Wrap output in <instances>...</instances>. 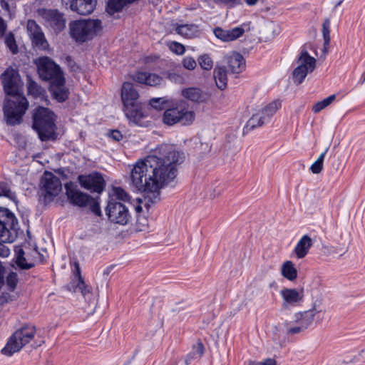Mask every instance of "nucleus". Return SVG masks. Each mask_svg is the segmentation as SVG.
<instances>
[{
  "label": "nucleus",
  "mask_w": 365,
  "mask_h": 365,
  "mask_svg": "<svg viewBox=\"0 0 365 365\" xmlns=\"http://www.w3.org/2000/svg\"><path fill=\"white\" fill-rule=\"evenodd\" d=\"M215 36L225 42L235 41L241 37L245 33L242 26L235 27L231 29H223L217 27L214 29Z\"/></svg>",
  "instance_id": "23"
},
{
  "label": "nucleus",
  "mask_w": 365,
  "mask_h": 365,
  "mask_svg": "<svg viewBox=\"0 0 365 365\" xmlns=\"http://www.w3.org/2000/svg\"><path fill=\"white\" fill-rule=\"evenodd\" d=\"M330 21L327 19L322 25V34L324 38V52L327 53L330 43Z\"/></svg>",
  "instance_id": "37"
},
{
  "label": "nucleus",
  "mask_w": 365,
  "mask_h": 365,
  "mask_svg": "<svg viewBox=\"0 0 365 365\" xmlns=\"http://www.w3.org/2000/svg\"><path fill=\"white\" fill-rule=\"evenodd\" d=\"M225 3L229 4L231 6H235L241 3V0H222Z\"/></svg>",
  "instance_id": "56"
},
{
  "label": "nucleus",
  "mask_w": 365,
  "mask_h": 365,
  "mask_svg": "<svg viewBox=\"0 0 365 365\" xmlns=\"http://www.w3.org/2000/svg\"><path fill=\"white\" fill-rule=\"evenodd\" d=\"M259 365H277V362L274 359L268 358L262 361H259Z\"/></svg>",
  "instance_id": "54"
},
{
  "label": "nucleus",
  "mask_w": 365,
  "mask_h": 365,
  "mask_svg": "<svg viewBox=\"0 0 365 365\" xmlns=\"http://www.w3.org/2000/svg\"><path fill=\"white\" fill-rule=\"evenodd\" d=\"M4 42L12 53L15 54L18 52V46L16 43L15 38L11 33H9L5 36Z\"/></svg>",
  "instance_id": "43"
},
{
  "label": "nucleus",
  "mask_w": 365,
  "mask_h": 365,
  "mask_svg": "<svg viewBox=\"0 0 365 365\" xmlns=\"http://www.w3.org/2000/svg\"><path fill=\"white\" fill-rule=\"evenodd\" d=\"M167 78L174 83H181L183 81V77L175 72H168Z\"/></svg>",
  "instance_id": "49"
},
{
  "label": "nucleus",
  "mask_w": 365,
  "mask_h": 365,
  "mask_svg": "<svg viewBox=\"0 0 365 365\" xmlns=\"http://www.w3.org/2000/svg\"><path fill=\"white\" fill-rule=\"evenodd\" d=\"M78 180L83 188L91 192L101 193L103 191L106 185L103 176L97 172L88 175H80L78 177Z\"/></svg>",
  "instance_id": "16"
},
{
  "label": "nucleus",
  "mask_w": 365,
  "mask_h": 365,
  "mask_svg": "<svg viewBox=\"0 0 365 365\" xmlns=\"http://www.w3.org/2000/svg\"><path fill=\"white\" fill-rule=\"evenodd\" d=\"M360 356L362 360L365 361V348L361 351Z\"/></svg>",
  "instance_id": "59"
},
{
  "label": "nucleus",
  "mask_w": 365,
  "mask_h": 365,
  "mask_svg": "<svg viewBox=\"0 0 365 365\" xmlns=\"http://www.w3.org/2000/svg\"><path fill=\"white\" fill-rule=\"evenodd\" d=\"M245 1L248 6H254L257 4L259 0H245Z\"/></svg>",
  "instance_id": "57"
},
{
  "label": "nucleus",
  "mask_w": 365,
  "mask_h": 365,
  "mask_svg": "<svg viewBox=\"0 0 365 365\" xmlns=\"http://www.w3.org/2000/svg\"><path fill=\"white\" fill-rule=\"evenodd\" d=\"M313 245L311 237L307 235H303L297 242L294 252L298 259L304 258L309 252V249Z\"/></svg>",
  "instance_id": "26"
},
{
  "label": "nucleus",
  "mask_w": 365,
  "mask_h": 365,
  "mask_svg": "<svg viewBox=\"0 0 365 365\" xmlns=\"http://www.w3.org/2000/svg\"><path fill=\"white\" fill-rule=\"evenodd\" d=\"M4 8L8 9H9V4L8 3H5L4 5L3 6Z\"/></svg>",
  "instance_id": "61"
},
{
  "label": "nucleus",
  "mask_w": 365,
  "mask_h": 365,
  "mask_svg": "<svg viewBox=\"0 0 365 365\" xmlns=\"http://www.w3.org/2000/svg\"><path fill=\"white\" fill-rule=\"evenodd\" d=\"M213 76L217 87L220 90H224L227 87V70L225 66H216L213 71Z\"/></svg>",
  "instance_id": "29"
},
{
  "label": "nucleus",
  "mask_w": 365,
  "mask_h": 365,
  "mask_svg": "<svg viewBox=\"0 0 365 365\" xmlns=\"http://www.w3.org/2000/svg\"><path fill=\"white\" fill-rule=\"evenodd\" d=\"M178 34L184 38H191L199 35L198 26L195 24H182L175 28Z\"/></svg>",
  "instance_id": "28"
},
{
  "label": "nucleus",
  "mask_w": 365,
  "mask_h": 365,
  "mask_svg": "<svg viewBox=\"0 0 365 365\" xmlns=\"http://www.w3.org/2000/svg\"><path fill=\"white\" fill-rule=\"evenodd\" d=\"M15 263L18 268L23 269L22 266L26 262V256L24 254V248H19L16 250Z\"/></svg>",
  "instance_id": "44"
},
{
  "label": "nucleus",
  "mask_w": 365,
  "mask_h": 365,
  "mask_svg": "<svg viewBox=\"0 0 365 365\" xmlns=\"http://www.w3.org/2000/svg\"><path fill=\"white\" fill-rule=\"evenodd\" d=\"M280 107V102L273 101L265 107L259 110L248 120L246 125L244 128V130L248 132L251 130L261 127L264 124L268 123L273 115Z\"/></svg>",
  "instance_id": "9"
},
{
  "label": "nucleus",
  "mask_w": 365,
  "mask_h": 365,
  "mask_svg": "<svg viewBox=\"0 0 365 365\" xmlns=\"http://www.w3.org/2000/svg\"><path fill=\"white\" fill-rule=\"evenodd\" d=\"M329 150V148H327L325 150L320 154L318 158L314 162V163L310 167V170L314 174H319L323 169V163L324 160V158L326 154Z\"/></svg>",
  "instance_id": "38"
},
{
  "label": "nucleus",
  "mask_w": 365,
  "mask_h": 365,
  "mask_svg": "<svg viewBox=\"0 0 365 365\" xmlns=\"http://www.w3.org/2000/svg\"><path fill=\"white\" fill-rule=\"evenodd\" d=\"M139 93L133 83L124 82L121 88V99L124 108L138 103Z\"/></svg>",
  "instance_id": "21"
},
{
  "label": "nucleus",
  "mask_w": 365,
  "mask_h": 365,
  "mask_svg": "<svg viewBox=\"0 0 365 365\" xmlns=\"http://www.w3.org/2000/svg\"><path fill=\"white\" fill-rule=\"evenodd\" d=\"M24 254L26 256V262L22 266L23 269H29L34 267L37 262L43 261V256L41 255L36 247H25L24 248Z\"/></svg>",
  "instance_id": "24"
},
{
  "label": "nucleus",
  "mask_w": 365,
  "mask_h": 365,
  "mask_svg": "<svg viewBox=\"0 0 365 365\" xmlns=\"http://www.w3.org/2000/svg\"><path fill=\"white\" fill-rule=\"evenodd\" d=\"M106 213L111 222L120 225H126L130 217L128 209L120 202L108 201Z\"/></svg>",
  "instance_id": "13"
},
{
  "label": "nucleus",
  "mask_w": 365,
  "mask_h": 365,
  "mask_svg": "<svg viewBox=\"0 0 365 365\" xmlns=\"http://www.w3.org/2000/svg\"><path fill=\"white\" fill-rule=\"evenodd\" d=\"M336 98V96L334 94L329 96V97L323 99L321 101H318L312 107V111L315 113H317L329 106Z\"/></svg>",
  "instance_id": "40"
},
{
  "label": "nucleus",
  "mask_w": 365,
  "mask_h": 365,
  "mask_svg": "<svg viewBox=\"0 0 365 365\" xmlns=\"http://www.w3.org/2000/svg\"><path fill=\"white\" fill-rule=\"evenodd\" d=\"M197 63L200 68L204 71H210L214 66L212 58L207 53H203L199 56L197 58Z\"/></svg>",
  "instance_id": "36"
},
{
  "label": "nucleus",
  "mask_w": 365,
  "mask_h": 365,
  "mask_svg": "<svg viewBox=\"0 0 365 365\" xmlns=\"http://www.w3.org/2000/svg\"><path fill=\"white\" fill-rule=\"evenodd\" d=\"M245 66V62L243 56L238 53H234L228 58V67L233 73H241Z\"/></svg>",
  "instance_id": "27"
},
{
  "label": "nucleus",
  "mask_w": 365,
  "mask_h": 365,
  "mask_svg": "<svg viewBox=\"0 0 365 365\" xmlns=\"http://www.w3.org/2000/svg\"><path fill=\"white\" fill-rule=\"evenodd\" d=\"M6 29V26L3 19L0 17V36H1L4 34Z\"/></svg>",
  "instance_id": "55"
},
{
  "label": "nucleus",
  "mask_w": 365,
  "mask_h": 365,
  "mask_svg": "<svg viewBox=\"0 0 365 365\" xmlns=\"http://www.w3.org/2000/svg\"><path fill=\"white\" fill-rule=\"evenodd\" d=\"M148 226V220L145 218H140L138 220L137 229L139 231H143L146 229Z\"/></svg>",
  "instance_id": "51"
},
{
  "label": "nucleus",
  "mask_w": 365,
  "mask_h": 365,
  "mask_svg": "<svg viewBox=\"0 0 365 365\" xmlns=\"http://www.w3.org/2000/svg\"><path fill=\"white\" fill-rule=\"evenodd\" d=\"M124 113L130 122L142 125L141 120L145 117V115L142 111L139 103H136L135 106H130L129 108H124Z\"/></svg>",
  "instance_id": "25"
},
{
  "label": "nucleus",
  "mask_w": 365,
  "mask_h": 365,
  "mask_svg": "<svg viewBox=\"0 0 365 365\" xmlns=\"http://www.w3.org/2000/svg\"><path fill=\"white\" fill-rule=\"evenodd\" d=\"M282 275L289 281H294L297 277V270L292 262H284L281 268Z\"/></svg>",
  "instance_id": "33"
},
{
  "label": "nucleus",
  "mask_w": 365,
  "mask_h": 365,
  "mask_svg": "<svg viewBox=\"0 0 365 365\" xmlns=\"http://www.w3.org/2000/svg\"><path fill=\"white\" fill-rule=\"evenodd\" d=\"M181 63L184 68L193 71L197 67V62L192 56H187L182 59Z\"/></svg>",
  "instance_id": "45"
},
{
  "label": "nucleus",
  "mask_w": 365,
  "mask_h": 365,
  "mask_svg": "<svg viewBox=\"0 0 365 365\" xmlns=\"http://www.w3.org/2000/svg\"><path fill=\"white\" fill-rule=\"evenodd\" d=\"M61 190L62 184L59 178L51 172H44L39 185V192L43 198L44 202L47 203L52 201Z\"/></svg>",
  "instance_id": "8"
},
{
  "label": "nucleus",
  "mask_w": 365,
  "mask_h": 365,
  "mask_svg": "<svg viewBox=\"0 0 365 365\" xmlns=\"http://www.w3.org/2000/svg\"><path fill=\"white\" fill-rule=\"evenodd\" d=\"M362 83L365 81V71L364 73L361 76Z\"/></svg>",
  "instance_id": "60"
},
{
  "label": "nucleus",
  "mask_w": 365,
  "mask_h": 365,
  "mask_svg": "<svg viewBox=\"0 0 365 365\" xmlns=\"http://www.w3.org/2000/svg\"><path fill=\"white\" fill-rule=\"evenodd\" d=\"M38 14L44 21V24L55 31H61L66 26L63 14L56 9H42L38 10Z\"/></svg>",
  "instance_id": "15"
},
{
  "label": "nucleus",
  "mask_w": 365,
  "mask_h": 365,
  "mask_svg": "<svg viewBox=\"0 0 365 365\" xmlns=\"http://www.w3.org/2000/svg\"><path fill=\"white\" fill-rule=\"evenodd\" d=\"M282 308L287 310L298 306L303 302V292L294 288L284 287L279 292Z\"/></svg>",
  "instance_id": "17"
},
{
  "label": "nucleus",
  "mask_w": 365,
  "mask_h": 365,
  "mask_svg": "<svg viewBox=\"0 0 365 365\" xmlns=\"http://www.w3.org/2000/svg\"><path fill=\"white\" fill-rule=\"evenodd\" d=\"M149 104L152 108L158 110L168 108L171 106L170 101L167 97L153 98L150 100Z\"/></svg>",
  "instance_id": "35"
},
{
  "label": "nucleus",
  "mask_w": 365,
  "mask_h": 365,
  "mask_svg": "<svg viewBox=\"0 0 365 365\" xmlns=\"http://www.w3.org/2000/svg\"><path fill=\"white\" fill-rule=\"evenodd\" d=\"M4 274L5 267H4L2 262L0 261V290L5 283Z\"/></svg>",
  "instance_id": "52"
},
{
  "label": "nucleus",
  "mask_w": 365,
  "mask_h": 365,
  "mask_svg": "<svg viewBox=\"0 0 365 365\" xmlns=\"http://www.w3.org/2000/svg\"><path fill=\"white\" fill-rule=\"evenodd\" d=\"M169 48L170 51L177 54V55H182L185 52V46L176 41H173L169 44Z\"/></svg>",
  "instance_id": "46"
},
{
  "label": "nucleus",
  "mask_w": 365,
  "mask_h": 365,
  "mask_svg": "<svg viewBox=\"0 0 365 365\" xmlns=\"http://www.w3.org/2000/svg\"><path fill=\"white\" fill-rule=\"evenodd\" d=\"M28 94L32 96L34 98H43L46 96L45 90L33 81L30 77H28L27 82Z\"/></svg>",
  "instance_id": "32"
},
{
  "label": "nucleus",
  "mask_w": 365,
  "mask_h": 365,
  "mask_svg": "<svg viewBox=\"0 0 365 365\" xmlns=\"http://www.w3.org/2000/svg\"><path fill=\"white\" fill-rule=\"evenodd\" d=\"M5 93L11 96L6 101L4 113L9 125L19 124L29 107V103L23 95V82L19 71L8 68L1 76Z\"/></svg>",
  "instance_id": "2"
},
{
  "label": "nucleus",
  "mask_w": 365,
  "mask_h": 365,
  "mask_svg": "<svg viewBox=\"0 0 365 365\" xmlns=\"http://www.w3.org/2000/svg\"><path fill=\"white\" fill-rule=\"evenodd\" d=\"M62 4L80 15H88L96 8V0H61Z\"/></svg>",
  "instance_id": "19"
},
{
  "label": "nucleus",
  "mask_w": 365,
  "mask_h": 365,
  "mask_svg": "<svg viewBox=\"0 0 365 365\" xmlns=\"http://www.w3.org/2000/svg\"><path fill=\"white\" fill-rule=\"evenodd\" d=\"M41 78L50 83L63 77L60 66L47 56L39 57L35 61Z\"/></svg>",
  "instance_id": "11"
},
{
  "label": "nucleus",
  "mask_w": 365,
  "mask_h": 365,
  "mask_svg": "<svg viewBox=\"0 0 365 365\" xmlns=\"http://www.w3.org/2000/svg\"><path fill=\"white\" fill-rule=\"evenodd\" d=\"M181 93L185 98L192 102H201L205 99V94L196 87L185 88Z\"/></svg>",
  "instance_id": "30"
},
{
  "label": "nucleus",
  "mask_w": 365,
  "mask_h": 365,
  "mask_svg": "<svg viewBox=\"0 0 365 365\" xmlns=\"http://www.w3.org/2000/svg\"><path fill=\"white\" fill-rule=\"evenodd\" d=\"M68 29L71 37L76 43H83L98 36L103 26L99 19H87L71 21Z\"/></svg>",
  "instance_id": "3"
},
{
  "label": "nucleus",
  "mask_w": 365,
  "mask_h": 365,
  "mask_svg": "<svg viewBox=\"0 0 365 365\" xmlns=\"http://www.w3.org/2000/svg\"><path fill=\"white\" fill-rule=\"evenodd\" d=\"M108 201L128 202L130 201V197L123 188L115 187L110 193Z\"/></svg>",
  "instance_id": "31"
},
{
  "label": "nucleus",
  "mask_w": 365,
  "mask_h": 365,
  "mask_svg": "<svg viewBox=\"0 0 365 365\" xmlns=\"http://www.w3.org/2000/svg\"><path fill=\"white\" fill-rule=\"evenodd\" d=\"M35 334L36 327L33 325H25L18 329L8 339L6 345L1 351V354L6 356H11L29 344L34 338Z\"/></svg>",
  "instance_id": "5"
},
{
  "label": "nucleus",
  "mask_w": 365,
  "mask_h": 365,
  "mask_svg": "<svg viewBox=\"0 0 365 365\" xmlns=\"http://www.w3.org/2000/svg\"><path fill=\"white\" fill-rule=\"evenodd\" d=\"M66 195L73 205L80 207L89 206L91 210L97 215H101V211L97 199L78 190L72 182L65 185Z\"/></svg>",
  "instance_id": "7"
},
{
  "label": "nucleus",
  "mask_w": 365,
  "mask_h": 365,
  "mask_svg": "<svg viewBox=\"0 0 365 365\" xmlns=\"http://www.w3.org/2000/svg\"><path fill=\"white\" fill-rule=\"evenodd\" d=\"M131 78L136 83L148 86H159L164 83L163 77L148 71H137L131 76Z\"/></svg>",
  "instance_id": "20"
},
{
  "label": "nucleus",
  "mask_w": 365,
  "mask_h": 365,
  "mask_svg": "<svg viewBox=\"0 0 365 365\" xmlns=\"http://www.w3.org/2000/svg\"><path fill=\"white\" fill-rule=\"evenodd\" d=\"M247 365H259V362L256 361H249Z\"/></svg>",
  "instance_id": "58"
},
{
  "label": "nucleus",
  "mask_w": 365,
  "mask_h": 365,
  "mask_svg": "<svg viewBox=\"0 0 365 365\" xmlns=\"http://www.w3.org/2000/svg\"><path fill=\"white\" fill-rule=\"evenodd\" d=\"M204 354V346L198 341L192 346V351L186 356L185 364L189 365L194 359H200Z\"/></svg>",
  "instance_id": "34"
},
{
  "label": "nucleus",
  "mask_w": 365,
  "mask_h": 365,
  "mask_svg": "<svg viewBox=\"0 0 365 365\" xmlns=\"http://www.w3.org/2000/svg\"><path fill=\"white\" fill-rule=\"evenodd\" d=\"M5 242H0V257L5 258L9 256L10 250L6 245H4Z\"/></svg>",
  "instance_id": "50"
},
{
  "label": "nucleus",
  "mask_w": 365,
  "mask_h": 365,
  "mask_svg": "<svg viewBox=\"0 0 365 365\" xmlns=\"http://www.w3.org/2000/svg\"><path fill=\"white\" fill-rule=\"evenodd\" d=\"M109 136L116 141H120L123 138L121 133L117 130H112L110 133Z\"/></svg>",
  "instance_id": "53"
},
{
  "label": "nucleus",
  "mask_w": 365,
  "mask_h": 365,
  "mask_svg": "<svg viewBox=\"0 0 365 365\" xmlns=\"http://www.w3.org/2000/svg\"><path fill=\"white\" fill-rule=\"evenodd\" d=\"M33 128L42 141L53 138L56 129L53 113L46 108H36L33 116Z\"/></svg>",
  "instance_id": "4"
},
{
  "label": "nucleus",
  "mask_w": 365,
  "mask_h": 365,
  "mask_svg": "<svg viewBox=\"0 0 365 365\" xmlns=\"http://www.w3.org/2000/svg\"><path fill=\"white\" fill-rule=\"evenodd\" d=\"M171 108L165 109L163 115V122L168 125L180 123L187 125L192 123L195 118L194 111L189 110L185 102L172 105Z\"/></svg>",
  "instance_id": "6"
},
{
  "label": "nucleus",
  "mask_w": 365,
  "mask_h": 365,
  "mask_svg": "<svg viewBox=\"0 0 365 365\" xmlns=\"http://www.w3.org/2000/svg\"><path fill=\"white\" fill-rule=\"evenodd\" d=\"M179 160V153L172 146H158L153 154L134 165L130 172L132 185L138 192H158L175 178Z\"/></svg>",
  "instance_id": "1"
},
{
  "label": "nucleus",
  "mask_w": 365,
  "mask_h": 365,
  "mask_svg": "<svg viewBox=\"0 0 365 365\" xmlns=\"http://www.w3.org/2000/svg\"><path fill=\"white\" fill-rule=\"evenodd\" d=\"M125 4V0H109L107 6V11L113 14L120 11Z\"/></svg>",
  "instance_id": "41"
},
{
  "label": "nucleus",
  "mask_w": 365,
  "mask_h": 365,
  "mask_svg": "<svg viewBox=\"0 0 365 365\" xmlns=\"http://www.w3.org/2000/svg\"><path fill=\"white\" fill-rule=\"evenodd\" d=\"M316 59L311 56L306 50H302L297 58V66L292 73L294 81L301 83L308 73H312L316 67Z\"/></svg>",
  "instance_id": "12"
},
{
  "label": "nucleus",
  "mask_w": 365,
  "mask_h": 365,
  "mask_svg": "<svg viewBox=\"0 0 365 365\" xmlns=\"http://www.w3.org/2000/svg\"><path fill=\"white\" fill-rule=\"evenodd\" d=\"M16 298V295H11L9 293H3L0 296V306L3 305L5 303H8L14 301Z\"/></svg>",
  "instance_id": "48"
},
{
  "label": "nucleus",
  "mask_w": 365,
  "mask_h": 365,
  "mask_svg": "<svg viewBox=\"0 0 365 365\" xmlns=\"http://www.w3.org/2000/svg\"><path fill=\"white\" fill-rule=\"evenodd\" d=\"M15 215L6 208H0V242H12L16 237Z\"/></svg>",
  "instance_id": "10"
},
{
  "label": "nucleus",
  "mask_w": 365,
  "mask_h": 365,
  "mask_svg": "<svg viewBox=\"0 0 365 365\" xmlns=\"http://www.w3.org/2000/svg\"><path fill=\"white\" fill-rule=\"evenodd\" d=\"M76 289L85 295L89 292L87 285L85 284L81 275L78 276V283L76 284Z\"/></svg>",
  "instance_id": "47"
},
{
  "label": "nucleus",
  "mask_w": 365,
  "mask_h": 365,
  "mask_svg": "<svg viewBox=\"0 0 365 365\" xmlns=\"http://www.w3.org/2000/svg\"><path fill=\"white\" fill-rule=\"evenodd\" d=\"M0 196L7 197L13 202H16V195L13 192L8 183L4 182H0Z\"/></svg>",
  "instance_id": "39"
},
{
  "label": "nucleus",
  "mask_w": 365,
  "mask_h": 365,
  "mask_svg": "<svg viewBox=\"0 0 365 365\" xmlns=\"http://www.w3.org/2000/svg\"><path fill=\"white\" fill-rule=\"evenodd\" d=\"M6 284L9 290L14 291L18 284L19 277L15 272H10L6 277Z\"/></svg>",
  "instance_id": "42"
},
{
  "label": "nucleus",
  "mask_w": 365,
  "mask_h": 365,
  "mask_svg": "<svg viewBox=\"0 0 365 365\" xmlns=\"http://www.w3.org/2000/svg\"><path fill=\"white\" fill-rule=\"evenodd\" d=\"M315 313L312 310L298 312L294 315V322L287 324V333L299 334L306 330L313 322Z\"/></svg>",
  "instance_id": "14"
},
{
  "label": "nucleus",
  "mask_w": 365,
  "mask_h": 365,
  "mask_svg": "<svg viewBox=\"0 0 365 365\" xmlns=\"http://www.w3.org/2000/svg\"><path fill=\"white\" fill-rule=\"evenodd\" d=\"M27 32L31 39L32 43L36 47L41 50H46L48 48V43L46 39L44 34L35 21H28Z\"/></svg>",
  "instance_id": "18"
},
{
  "label": "nucleus",
  "mask_w": 365,
  "mask_h": 365,
  "mask_svg": "<svg viewBox=\"0 0 365 365\" xmlns=\"http://www.w3.org/2000/svg\"><path fill=\"white\" fill-rule=\"evenodd\" d=\"M66 79L63 77L50 83L49 90L54 99L63 102L68 98V90L65 86Z\"/></svg>",
  "instance_id": "22"
}]
</instances>
